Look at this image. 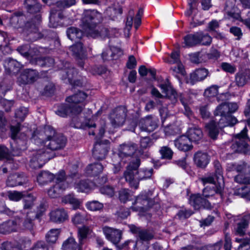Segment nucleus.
Returning a JSON list of instances; mask_svg holds the SVG:
<instances>
[{"label": "nucleus", "mask_w": 250, "mask_h": 250, "mask_svg": "<svg viewBox=\"0 0 250 250\" xmlns=\"http://www.w3.org/2000/svg\"><path fill=\"white\" fill-rule=\"evenodd\" d=\"M214 166L217 182H215L211 176L202 178L201 180L203 185L209 184V185L203 189V197L199 194L192 195L190 196L189 203L195 209H199L202 207L208 209L212 208L213 211L217 213L219 203L224 200L222 192L224 188V182L220 163L215 161Z\"/></svg>", "instance_id": "nucleus-1"}, {"label": "nucleus", "mask_w": 250, "mask_h": 250, "mask_svg": "<svg viewBox=\"0 0 250 250\" xmlns=\"http://www.w3.org/2000/svg\"><path fill=\"white\" fill-rule=\"evenodd\" d=\"M102 20V14L96 10H85L83 13V28L88 36L97 38L99 36L104 38L113 36L109 31L103 28L100 31L97 28V23Z\"/></svg>", "instance_id": "nucleus-2"}, {"label": "nucleus", "mask_w": 250, "mask_h": 250, "mask_svg": "<svg viewBox=\"0 0 250 250\" xmlns=\"http://www.w3.org/2000/svg\"><path fill=\"white\" fill-rule=\"evenodd\" d=\"M124 173L125 180L128 182L131 187L137 189L139 186L140 180L150 178L153 173L152 168H142L139 171L137 169L140 165V160L138 157H132Z\"/></svg>", "instance_id": "nucleus-3"}, {"label": "nucleus", "mask_w": 250, "mask_h": 250, "mask_svg": "<svg viewBox=\"0 0 250 250\" xmlns=\"http://www.w3.org/2000/svg\"><path fill=\"white\" fill-rule=\"evenodd\" d=\"M86 97L87 95L82 91L67 97L66 101L68 105L62 106L56 111V113L62 117L67 115L77 116L82 112Z\"/></svg>", "instance_id": "nucleus-4"}, {"label": "nucleus", "mask_w": 250, "mask_h": 250, "mask_svg": "<svg viewBox=\"0 0 250 250\" xmlns=\"http://www.w3.org/2000/svg\"><path fill=\"white\" fill-rule=\"evenodd\" d=\"M46 139L44 145L52 150H57L63 148L66 143V138L62 134H58L50 126L45 128Z\"/></svg>", "instance_id": "nucleus-5"}, {"label": "nucleus", "mask_w": 250, "mask_h": 250, "mask_svg": "<svg viewBox=\"0 0 250 250\" xmlns=\"http://www.w3.org/2000/svg\"><path fill=\"white\" fill-rule=\"evenodd\" d=\"M247 129L245 127L240 133L236 134L233 139V143L231 148L234 152H238L244 155H250V146L248 144L249 137L247 135Z\"/></svg>", "instance_id": "nucleus-6"}, {"label": "nucleus", "mask_w": 250, "mask_h": 250, "mask_svg": "<svg viewBox=\"0 0 250 250\" xmlns=\"http://www.w3.org/2000/svg\"><path fill=\"white\" fill-rule=\"evenodd\" d=\"M75 176V173L72 174L70 175V177H67L64 180V171L62 170L60 171L56 176V184L48 191V195L51 198L57 197L64 190L70 186L68 184V182L70 180V178L73 179Z\"/></svg>", "instance_id": "nucleus-7"}, {"label": "nucleus", "mask_w": 250, "mask_h": 250, "mask_svg": "<svg viewBox=\"0 0 250 250\" xmlns=\"http://www.w3.org/2000/svg\"><path fill=\"white\" fill-rule=\"evenodd\" d=\"M76 0H62L57 2L56 8L54 7L51 11L49 25L56 28L59 24V19L62 18L61 10L62 8L69 7L76 4Z\"/></svg>", "instance_id": "nucleus-8"}, {"label": "nucleus", "mask_w": 250, "mask_h": 250, "mask_svg": "<svg viewBox=\"0 0 250 250\" xmlns=\"http://www.w3.org/2000/svg\"><path fill=\"white\" fill-rule=\"evenodd\" d=\"M39 73L34 69H26L21 72L17 78V83L20 85L34 83L39 78Z\"/></svg>", "instance_id": "nucleus-9"}, {"label": "nucleus", "mask_w": 250, "mask_h": 250, "mask_svg": "<svg viewBox=\"0 0 250 250\" xmlns=\"http://www.w3.org/2000/svg\"><path fill=\"white\" fill-rule=\"evenodd\" d=\"M228 217L230 219L232 218L236 222L233 229V232L235 235L241 236L246 234L248 225L242 218H240L239 216H231L230 214Z\"/></svg>", "instance_id": "nucleus-10"}, {"label": "nucleus", "mask_w": 250, "mask_h": 250, "mask_svg": "<svg viewBox=\"0 0 250 250\" xmlns=\"http://www.w3.org/2000/svg\"><path fill=\"white\" fill-rule=\"evenodd\" d=\"M126 114L123 109H117L113 112L110 116V120L114 127L122 126L125 122Z\"/></svg>", "instance_id": "nucleus-11"}, {"label": "nucleus", "mask_w": 250, "mask_h": 250, "mask_svg": "<svg viewBox=\"0 0 250 250\" xmlns=\"http://www.w3.org/2000/svg\"><path fill=\"white\" fill-rule=\"evenodd\" d=\"M103 231L106 238L114 244H117L120 241L122 232L117 229L108 227H104Z\"/></svg>", "instance_id": "nucleus-12"}, {"label": "nucleus", "mask_w": 250, "mask_h": 250, "mask_svg": "<svg viewBox=\"0 0 250 250\" xmlns=\"http://www.w3.org/2000/svg\"><path fill=\"white\" fill-rule=\"evenodd\" d=\"M121 155L125 156H139L143 154L142 149L138 148L136 145H124L120 148Z\"/></svg>", "instance_id": "nucleus-13"}, {"label": "nucleus", "mask_w": 250, "mask_h": 250, "mask_svg": "<svg viewBox=\"0 0 250 250\" xmlns=\"http://www.w3.org/2000/svg\"><path fill=\"white\" fill-rule=\"evenodd\" d=\"M163 93L166 94V96L169 99L172 103H175L178 99V95L175 90L168 83H166L159 85Z\"/></svg>", "instance_id": "nucleus-14"}, {"label": "nucleus", "mask_w": 250, "mask_h": 250, "mask_svg": "<svg viewBox=\"0 0 250 250\" xmlns=\"http://www.w3.org/2000/svg\"><path fill=\"white\" fill-rule=\"evenodd\" d=\"M175 146L180 151L186 152L192 148L190 140L187 136L182 135L174 141Z\"/></svg>", "instance_id": "nucleus-15"}, {"label": "nucleus", "mask_w": 250, "mask_h": 250, "mask_svg": "<svg viewBox=\"0 0 250 250\" xmlns=\"http://www.w3.org/2000/svg\"><path fill=\"white\" fill-rule=\"evenodd\" d=\"M66 212L63 208H58L52 210L50 213V220L54 222H62L67 219Z\"/></svg>", "instance_id": "nucleus-16"}, {"label": "nucleus", "mask_w": 250, "mask_h": 250, "mask_svg": "<svg viewBox=\"0 0 250 250\" xmlns=\"http://www.w3.org/2000/svg\"><path fill=\"white\" fill-rule=\"evenodd\" d=\"M220 119H217V123L219 128H224L228 126H233L237 122L236 118L231 116L228 115H219Z\"/></svg>", "instance_id": "nucleus-17"}, {"label": "nucleus", "mask_w": 250, "mask_h": 250, "mask_svg": "<svg viewBox=\"0 0 250 250\" xmlns=\"http://www.w3.org/2000/svg\"><path fill=\"white\" fill-rule=\"evenodd\" d=\"M187 137L190 141L197 142L200 141L203 137L202 130L198 127H193L189 128L187 131Z\"/></svg>", "instance_id": "nucleus-18"}, {"label": "nucleus", "mask_w": 250, "mask_h": 250, "mask_svg": "<svg viewBox=\"0 0 250 250\" xmlns=\"http://www.w3.org/2000/svg\"><path fill=\"white\" fill-rule=\"evenodd\" d=\"M41 215L40 213L27 212L26 218L22 223V229L32 230L34 229V224L33 219L38 218Z\"/></svg>", "instance_id": "nucleus-19"}, {"label": "nucleus", "mask_w": 250, "mask_h": 250, "mask_svg": "<svg viewBox=\"0 0 250 250\" xmlns=\"http://www.w3.org/2000/svg\"><path fill=\"white\" fill-rule=\"evenodd\" d=\"M70 50L77 58L82 60L86 56V50L81 42H78L70 47Z\"/></svg>", "instance_id": "nucleus-20"}, {"label": "nucleus", "mask_w": 250, "mask_h": 250, "mask_svg": "<svg viewBox=\"0 0 250 250\" xmlns=\"http://www.w3.org/2000/svg\"><path fill=\"white\" fill-rule=\"evenodd\" d=\"M96 184L92 182L80 181L74 185V188L78 192L87 193L94 188Z\"/></svg>", "instance_id": "nucleus-21"}, {"label": "nucleus", "mask_w": 250, "mask_h": 250, "mask_svg": "<svg viewBox=\"0 0 250 250\" xmlns=\"http://www.w3.org/2000/svg\"><path fill=\"white\" fill-rule=\"evenodd\" d=\"M206 128L209 136L213 139L217 138L219 132V129H222V128H219L218 126V125L217 123V119L207 124L206 125Z\"/></svg>", "instance_id": "nucleus-22"}, {"label": "nucleus", "mask_w": 250, "mask_h": 250, "mask_svg": "<svg viewBox=\"0 0 250 250\" xmlns=\"http://www.w3.org/2000/svg\"><path fill=\"white\" fill-rule=\"evenodd\" d=\"M109 141H105V143H97L93 149V154L94 155H106L108 151Z\"/></svg>", "instance_id": "nucleus-23"}, {"label": "nucleus", "mask_w": 250, "mask_h": 250, "mask_svg": "<svg viewBox=\"0 0 250 250\" xmlns=\"http://www.w3.org/2000/svg\"><path fill=\"white\" fill-rule=\"evenodd\" d=\"M208 74V70L205 68L196 70L190 74V79L191 83H194L195 82L203 80L207 77Z\"/></svg>", "instance_id": "nucleus-24"}, {"label": "nucleus", "mask_w": 250, "mask_h": 250, "mask_svg": "<svg viewBox=\"0 0 250 250\" xmlns=\"http://www.w3.org/2000/svg\"><path fill=\"white\" fill-rule=\"evenodd\" d=\"M142 125L141 128L142 130L151 132L157 127L156 122L151 117H147L141 120Z\"/></svg>", "instance_id": "nucleus-25"}, {"label": "nucleus", "mask_w": 250, "mask_h": 250, "mask_svg": "<svg viewBox=\"0 0 250 250\" xmlns=\"http://www.w3.org/2000/svg\"><path fill=\"white\" fill-rule=\"evenodd\" d=\"M66 34L68 38L71 41L79 42V40L82 38L83 36V32L74 27L68 28L66 30Z\"/></svg>", "instance_id": "nucleus-26"}, {"label": "nucleus", "mask_w": 250, "mask_h": 250, "mask_svg": "<svg viewBox=\"0 0 250 250\" xmlns=\"http://www.w3.org/2000/svg\"><path fill=\"white\" fill-rule=\"evenodd\" d=\"M55 178L53 174L47 171H41L37 176V182L40 185H43L48 182H51Z\"/></svg>", "instance_id": "nucleus-27"}, {"label": "nucleus", "mask_w": 250, "mask_h": 250, "mask_svg": "<svg viewBox=\"0 0 250 250\" xmlns=\"http://www.w3.org/2000/svg\"><path fill=\"white\" fill-rule=\"evenodd\" d=\"M250 79V70H247L245 72L240 71L237 73L236 75L235 81L238 86H243Z\"/></svg>", "instance_id": "nucleus-28"}, {"label": "nucleus", "mask_w": 250, "mask_h": 250, "mask_svg": "<svg viewBox=\"0 0 250 250\" xmlns=\"http://www.w3.org/2000/svg\"><path fill=\"white\" fill-rule=\"evenodd\" d=\"M130 229L133 233H138L141 240L146 241L149 240L153 237V235L148 231L141 230L139 228L135 226H131Z\"/></svg>", "instance_id": "nucleus-29"}, {"label": "nucleus", "mask_w": 250, "mask_h": 250, "mask_svg": "<svg viewBox=\"0 0 250 250\" xmlns=\"http://www.w3.org/2000/svg\"><path fill=\"white\" fill-rule=\"evenodd\" d=\"M17 230V223L13 221H9L0 225V233L5 234Z\"/></svg>", "instance_id": "nucleus-30"}, {"label": "nucleus", "mask_w": 250, "mask_h": 250, "mask_svg": "<svg viewBox=\"0 0 250 250\" xmlns=\"http://www.w3.org/2000/svg\"><path fill=\"white\" fill-rule=\"evenodd\" d=\"M49 160V158L45 159V157H31L29 162V166L32 168H39Z\"/></svg>", "instance_id": "nucleus-31"}, {"label": "nucleus", "mask_w": 250, "mask_h": 250, "mask_svg": "<svg viewBox=\"0 0 250 250\" xmlns=\"http://www.w3.org/2000/svg\"><path fill=\"white\" fill-rule=\"evenodd\" d=\"M198 32L189 34L184 37V43L186 47H191L198 45Z\"/></svg>", "instance_id": "nucleus-32"}, {"label": "nucleus", "mask_w": 250, "mask_h": 250, "mask_svg": "<svg viewBox=\"0 0 250 250\" xmlns=\"http://www.w3.org/2000/svg\"><path fill=\"white\" fill-rule=\"evenodd\" d=\"M103 167L99 163H95L88 166L86 169V173L89 176H95L101 172Z\"/></svg>", "instance_id": "nucleus-33"}, {"label": "nucleus", "mask_w": 250, "mask_h": 250, "mask_svg": "<svg viewBox=\"0 0 250 250\" xmlns=\"http://www.w3.org/2000/svg\"><path fill=\"white\" fill-rule=\"evenodd\" d=\"M25 5L28 12L30 13L38 12L41 9V6L36 0H25Z\"/></svg>", "instance_id": "nucleus-34"}, {"label": "nucleus", "mask_w": 250, "mask_h": 250, "mask_svg": "<svg viewBox=\"0 0 250 250\" xmlns=\"http://www.w3.org/2000/svg\"><path fill=\"white\" fill-rule=\"evenodd\" d=\"M60 232V229H50L45 236L47 242L50 243H55L58 238Z\"/></svg>", "instance_id": "nucleus-35"}, {"label": "nucleus", "mask_w": 250, "mask_h": 250, "mask_svg": "<svg viewBox=\"0 0 250 250\" xmlns=\"http://www.w3.org/2000/svg\"><path fill=\"white\" fill-rule=\"evenodd\" d=\"M62 202L65 204H71L74 209L79 208L80 206V202L71 194L64 196L62 198Z\"/></svg>", "instance_id": "nucleus-36"}, {"label": "nucleus", "mask_w": 250, "mask_h": 250, "mask_svg": "<svg viewBox=\"0 0 250 250\" xmlns=\"http://www.w3.org/2000/svg\"><path fill=\"white\" fill-rule=\"evenodd\" d=\"M198 44L209 45L212 42V38L208 34L202 31L198 32Z\"/></svg>", "instance_id": "nucleus-37"}, {"label": "nucleus", "mask_w": 250, "mask_h": 250, "mask_svg": "<svg viewBox=\"0 0 250 250\" xmlns=\"http://www.w3.org/2000/svg\"><path fill=\"white\" fill-rule=\"evenodd\" d=\"M4 66L10 72H16L21 67V64L15 60L10 59L7 62H5Z\"/></svg>", "instance_id": "nucleus-38"}, {"label": "nucleus", "mask_w": 250, "mask_h": 250, "mask_svg": "<svg viewBox=\"0 0 250 250\" xmlns=\"http://www.w3.org/2000/svg\"><path fill=\"white\" fill-rule=\"evenodd\" d=\"M135 202L137 204L141 203L144 206V207H139V209L143 210L145 209V206L150 207L149 204L152 202V201L150 200L147 195L146 194L144 195L142 193L137 197Z\"/></svg>", "instance_id": "nucleus-39"}, {"label": "nucleus", "mask_w": 250, "mask_h": 250, "mask_svg": "<svg viewBox=\"0 0 250 250\" xmlns=\"http://www.w3.org/2000/svg\"><path fill=\"white\" fill-rule=\"evenodd\" d=\"M77 248V244L72 237H69L66 240L62 246V250H76Z\"/></svg>", "instance_id": "nucleus-40"}, {"label": "nucleus", "mask_w": 250, "mask_h": 250, "mask_svg": "<svg viewBox=\"0 0 250 250\" xmlns=\"http://www.w3.org/2000/svg\"><path fill=\"white\" fill-rule=\"evenodd\" d=\"M21 177L17 174H14L9 176L6 181L7 185L11 187L21 185Z\"/></svg>", "instance_id": "nucleus-41"}, {"label": "nucleus", "mask_w": 250, "mask_h": 250, "mask_svg": "<svg viewBox=\"0 0 250 250\" xmlns=\"http://www.w3.org/2000/svg\"><path fill=\"white\" fill-rule=\"evenodd\" d=\"M214 115L216 116L219 115H229V107L227 103H222L219 105L214 111Z\"/></svg>", "instance_id": "nucleus-42"}, {"label": "nucleus", "mask_w": 250, "mask_h": 250, "mask_svg": "<svg viewBox=\"0 0 250 250\" xmlns=\"http://www.w3.org/2000/svg\"><path fill=\"white\" fill-rule=\"evenodd\" d=\"M91 232L90 228L86 226H83L79 229L78 237L80 244L83 243V241L87 238Z\"/></svg>", "instance_id": "nucleus-43"}, {"label": "nucleus", "mask_w": 250, "mask_h": 250, "mask_svg": "<svg viewBox=\"0 0 250 250\" xmlns=\"http://www.w3.org/2000/svg\"><path fill=\"white\" fill-rule=\"evenodd\" d=\"M85 206L86 208L91 211L100 210L104 207L103 204L97 201L88 202Z\"/></svg>", "instance_id": "nucleus-44"}, {"label": "nucleus", "mask_w": 250, "mask_h": 250, "mask_svg": "<svg viewBox=\"0 0 250 250\" xmlns=\"http://www.w3.org/2000/svg\"><path fill=\"white\" fill-rule=\"evenodd\" d=\"M54 63V60L51 58H38L36 60V64L42 66L50 67Z\"/></svg>", "instance_id": "nucleus-45"}, {"label": "nucleus", "mask_w": 250, "mask_h": 250, "mask_svg": "<svg viewBox=\"0 0 250 250\" xmlns=\"http://www.w3.org/2000/svg\"><path fill=\"white\" fill-rule=\"evenodd\" d=\"M172 157H153L151 162L155 167H159L163 164L167 163V160H170Z\"/></svg>", "instance_id": "nucleus-46"}, {"label": "nucleus", "mask_w": 250, "mask_h": 250, "mask_svg": "<svg viewBox=\"0 0 250 250\" xmlns=\"http://www.w3.org/2000/svg\"><path fill=\"white\" fill-rule=\"evenodd\" d=\"M180 100L184 105L186 114L188 116H189L191 114V112L190 108L188 106V103L189 102L188 99V96L187 94H181L180 95Z\"/></svg>", "instance_id": "nucleus-47"}, {"label": "nucleus", "mask_w": 250, "mask_h": 250, "mask_svg": "<svg viewBox=\"0 0 250 250\" xmlns=\"http://www.w3.org/2000/svg\"><path fill=\"white\" fill-rule=\"evenodd\" d=\"M236 170L240 174H250V166L246 163H243L237 165L235 167Z\"/></svg>", "instance_id": "nucleus-48"}, {"label": "nucleus", "mask_w": 250, "mask_h": 250, "mask_svg": "<svg viewBox=\"0 0 250 250\" xmlns=\"http://www.w3.org/2000/svg\"><path fill=\"white\" fill-rule=\"evenodd\" d=\"M197 1V0H188L189 8L185 12V15L187 16H190L193 13L196 11Z\"/></svg>", "instance_id": "nucleus-49"}, {"label": "nucleus", "mask_w": 250, "mask_h": 250, "mask_svg": "<svg viewBox=\"0 0 250 250\" xmlns=\"http://www.w3.org/2000/svg\"><path fill=\"white\" fill-rule=\"evenodd\" d=\"M159 152L162 156H172L174 154L173 149L168 146H161Z\"/></svg>", "instance_id": "nucleus-50"}, {"label": "nucleus", "mask_w": 250, "mask_h": 250, "mask_svg": "<svg viewBox=\"0 0 250 250\" xmlns=\"http://www.w3.org/2000/svg\"><path fill=\"white\" fill-rule=\"evenodd\" d=\"M88 220L84 214H82L80 213H76L72 218V222L75 225L83 224L85 221Z\"/></svg>", "instance_id": "nucleus-51"}, {"label": "nucleus", "mask_w": 250, "mask_h": 250, "mask_svg": "<svg viewBox=\"0 0 250 250\" xmlns=\"http://www.w3.org/2000/svg\"><path fill=\"white\" fill-rule=\"evenodd\" d=\"M194 161L198 167L203 168L208 164L209 160L208 157H194Z\"/></svg>", "instance_id": "nucleus-52"}, {"label": "nucleus", "mask_w": 250, "mask_h": 250, "mask_svg": "<svg viewBox=\"0 0 250 250\" xmlns=\"http://www.w3.org/2000/svg\"><path fill=\"white\" fill-rule=\"evenodd\" d=\"M234 181L239 184L250 185V176L239 174L235 176Z\"/></svg>", "instance_id": "nucleus-53"}, {"label": "nucleus", "mask_w": 250, "mask_h": 250, "mask_svg": "<svg viewBox=\"0 0 250 250\" xmlns=\"http://www.w3.org/2000/svg\"><path fill=\"white\" fill-rule=\"evenodd\" d=\"M23 196L22 192L17 191H10L8 193V198L13 201H18Z\"/></svg>", "instance_id": "nucleus-54"}, {"label": "nucleus", "mask_w": 250, "mask_h": 250, "mask_svg": "<svg viewBox=\"0 0 250 250\" xmlns=\"http://www.w3.org/2000/svg\"><path fill=\"white\" fill-rule=\"evenodd\" d=\"M218 86L216 85H212L209 87L205 91V95L208 97L215 96L218 94Z\"/></svg>", "instance_id": "nucleus-55"}, {"label": "nucleus", "mask_w": 250, "mask_h": 250, "mask_svg": "<svg viewBox=\"0 0 250 250\" xmlns=\"http://www.w3.org/2000/svg\"><path fill=\"white\" fill-rule=\"evenodd\" d=\"M35 198L32 195H29L24 199V208L29 209L34 205Z\"/></svg>", "instance_id": "nucleus-56"}, {"label": "nucleus", "mask_w": 250, "mask_h": 250, "mask_svg": "<svg viewBox=\"0 0 250 250\" xmlns=\"http://www.w3.org/2000/svg\"><path fill=\"white\" fill-rule=\"evenodd\" d=\"M106 13L109 16L114 17L118 14H121L122 9L119 6L117 7H109L106 10Z\"/></svg>", "instance_id": "nucleus-57"}, {"label": "nucleus", "mask_w": 250, "mask_h": 250, "mask_svg": "<svg viewBox=\"0 0 250 250\" xmlns=\"http://www.w3.org/2000/svg\"><path fill=\"white\" fill-rule=\"evenodd\" d=\"M100 191L102 194L107 195L109 197H112L114 194V189L108 186L102 187L100 188Z\"/></svg>", "instance_id": "nucleus-58"}, {"label": "nucleus", "mask_w": 250, "mask_h": 250, "mask_svg": "<svg viewBox=\"0 0 250 250\" xmlns=\"http://www.w3.org/2000/svg\"><path fill=\"white\" fill-rule=\"evenodd\" d=\"M221 67L224 71L230 73H234L236 70L235 66L227 62L222 63Z\"/></svg>", "instance_id": "nucleus-59"}, {"label": "nucleus", "mask_w": 250, "mask_h": 250, "mask_svg": "<svg viewBox=\"0 0 250 250\" xmlns=\"http://www.w3.org/2000/svg\"><path fill=\"white\" fill-rule=\"evenodd\" d=\"M113 55V49H107L102 53V57L104 61L114 59Z\"/></svg>", "instance_id": "nucleus-60"}, {"label": "nucleus", "mask_w": 250, "mask_h": 250, "mask_svg": "<svg viewBox=\"0 0 250 250\" xmlns=\"http://www.w3.org/2000/svg\"><path fill=\"white\" fill-rule=\"evenodd\" d=\"M28 113L27 108L21 107L17 110L15 113L16 118L22 120Z\"/></svg>", "instance_id": "nucleus-61"}, {"label": "nucleus", "mask_w": 250, "mask_h": 250, "mask_svg": "<svg viewBox=\"0 0 250 250\" xmlns=\"http://www.w3.org/2000/svg\"><path fill=\"white\" fill-rule=\"evenodd\" d=\"M247 186H236L233 189V194L235 196H237L243 198L244 196V193L246 189Z\"/></svg>", "instance_id": "nucleus-62"}, {"label": "nucleus", "mask_w": 250, "mask_h": 250, "mask_svg": "<svg viewBox=\"0 0 250 250\" xmlns=\"http://www.w3.org/2000/svg\"><path fill=\"white\" fill-rule=\"evenodd\" d=\"M129 196L130 193L127 189H122L119 191V199L121 202H125Z\"/></svg>", "instance_id": "nucleus-63"}, {"label": "nucleus", "mask_w": 250, "mask_h": 250, "mask_svg": "<svg viewBox=\"0 0 250 250\" xmlns=\"http://www.w3.org/2000/svg\"><path fill=\"white\" fill-rule=\"evenodd\" d=\"M66 73V77L68 80L71 82L74 77L77 75V72L73 67H69L67 69L64 70Z\"/></svg>", "instance_id": "nucleus-64"}]
</instances>
